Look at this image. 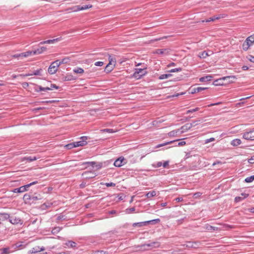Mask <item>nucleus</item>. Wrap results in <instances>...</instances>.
I'll return each mask as SVG.
<instances>
[{"label": "nucleus", "mask_w": 254, "mask_h": 254, "mask_svg": "<svg viewBox=\"0 0 254 254\" xmlns=\"http://www.w3.org/2000/svg\"><path fill=\"white\" fill-rule=\"evenodd\" d=\"M243 138L246 140H254V128L251 129H248L242 133Z\"/></svg>", "instance_id": "nucleus-1"}, {"label": "nucleus", "mask_w": 254, "mask_h": 254, "mask_svg": "<svg viewBox=\"0 0 254 254\" xmlns=\"http://www.w3.org/2000/svg\"><path fill=\"white\" fill-rule=\"evenodd\" d=\"M146 68H135V72L132 75V77L139 79H140L143 76L145 75L147 73V71L145 70Z\"/></svg>", "instance_id": "nucleus-2"}, {"label": "nucleus", "mask_w": 254, "mask_h": 254, "mask_svg": "<svg viewBox=\"0 0 254 254\" xmlns=\"http://www.w3.org/2000/svg\"><path fill=\"white\" fill-rule=\"evenodd\" d=\"M60 65V63H59V60H57L53 62L50 65L48 68V72L53 74L55 73L58 70V67Z\"/></svg>", "instance_id": "nucleus-3"}, {"label": "nucleus", "mask_w": 254, "mask_h": 254, "mask_svg": "<svg viewBox=\"0 0 254 254\" xmlns=\"http://www.w3.org/2000/svg\"><path fill=\"white\" fill-rule=\"evenodd\" d=\"M8 220L9 222L13 225H21L23 223V221L20 219V218L14 215H10L9 214V218Z\"/></svg>", "instance_id": "nucleus-4"}, {"label": "nucleus", "mask_w": 254, "mask_h": 254, "mask_svg": "<svg viewBox=\"0 0 254 254\" xmlns=\"http://www.w3.org/2000/svg\"><path fill=\"white\" fill-rule=\"evenodd\" d=\"M230 78H233V79H234L235 78V77L234 76H225V77H223L222 78H220L219 79H218L216 80H215L214 82H213V84L214 85H222L223 84H225V83L224 82V81L227 79H230Z\"/></svg>", "instance_id": "nucleus-5"}, {"label": "nucleus", "mask_w": 254, "mask_h": 254, "mask_svg": "<svg viewBox=\"0 0 254 254\" xmlns=\"http://www.w3.org/2000/svg\"><path fill=\"white\" fill-rule=\"evenodd\" d=\"M92 5L91 4H85L83 6L77 5L73 8L74 11L79 10H85L89 8L92 7Z\"/></svg>", "instance_id": "nucleus-6"}, {"label": "nucleus", "mask_w": 254, "mask_h": 254, "mask_svg": "<svg viewBox=\"0 0 254 254\" xmlns=\"http://www.w3.org/2000/svg\"><path fill=\"white\" fill-rule=\"evenodd\" d=\"M158 221L159 220H149V221H144V222H138V223H134L133 224V227H142V226H146L147 224H149L150 223H151V222H153V221Z\"/></svg>", "instance_id": "nucleus-7"}, {"label": "nucleus", "mask_w": 254, "mask_h": 254, "mask_svg": "<svg viewBox=\"0 0 254 254\" xmlns=\"http://www.w3.org/2000/svg\"><path fill=\"white\" fill-rule=\"evenodd\" d=\"M125 161V159L124 157H120L116 160V161L114 162V165L116 167H121L123 164L126 163Z\"/></svg>", "instance_id": "nucleus-8"}, {"label": "nucleus", "mask_w": 254, "mask_h": 254, "mask_svg": "<svg viewBox=\"0 0 254 254\" xmlns=\"http://www.w3.org/2000/svg\"><path fill=\"white\" fill-rule=\"evenodd\" d=\"M82 176L86 179H91L95 177L96 175L93 172L86 171L82 174Z\"/></svg>", "instance_id": "nucleus-9"}, {"label": "nucleus", "mask_w": 254, "mask_h": 254, "mask_svg": "<svg viewBox=\"0 0 254 254\" xmlns=\"http://www.w3.org/2000/svg\"><path fill=\"white\" fill-rule=\"evenodd\" d=\"M195 125H193L192 124H186L183 126H182L180 129H182L181 133H184L186 131L190 129L192 127H194Z\"/></svg>", "instance_id": "nucleus-10"}, {"label": "nucleus", "mask_w": 254, "mask_h": 254, "mask_svg": "<svg viewBox=\"0 0 254 254\" xmlns=\"http://www.w3.org/2000/svg\"><path fill=\"white\" fill-rule=\"evenodd\" d=\"M44 250H45V248L44 247L40 248L39 246H35L30 250L28 253L30 254H32L43 251Z\"/></svg>", "instance_id": "nucleus-11"}, {"label": "nucleus", "mask_w": 254, "mask_h": 254, "mask_svg": "<svg viewBox=\"0 0 254 254\" xmlns=\"http://www.w3.org/2000/svg\"><path fill=\"white\" fill-rule=\"evenodd\" d=\"M145 246H147L148 247L151 248H158L159 246V243L157 242H154L149 244H145L140 246L141 248L144 247Z\"/></svg>", "instance_id": "nucleus-12"}, {"label": "nucleus", "mask_w": 254, "mask_h": 254, "mask_svg": "<svg viewBox=\"0 0 254 254\" xmlns=\"http://www.w3.org/2000/svg\"><path fill=\"white\" fill-rule=\"evenodd\" d=\"M207 89V87H193L191 89V93L192 94H194L196 92H199L202 90H205Z\"/></svg>", "instance_id": "nucleus-13"}, {"label": "nucleus", "mask_w": 254, "mask_h": 254, "mask_svg": "<svg viewBox=\"0 0 254 254\" xmlns=\"http://www.w3.org/2000/svg\"><path fill=\"white\" fill-rule=\"evenodd\" d=\"M42 71V69H39L38 70H36L34 71L32 73H29V74H20L19 76H23V77H26L32 75H39L41 74V71Z\"/></svg>", "instance_id": "nucleus-14"}, {"label": "nucleus", "mask_w": 254, "mask_h": 254, "mask_svg": "<svg viewBox=\"0 0 254 254\" xmlns=\"http://www.w3.org/2000/svg\"><path fill=\"white\" fill-rule=\"evenodd\" d=\"M9 218V214L6 213H0V222L7 220Z\"/></svg>", "instance_id": "nucleus-15"}, {"label": "nucleus", "mask_w": 254, "mask_h": 254, "mask_svg": "<svg viewBox=\"0 0 254 254\" xmlns=\"http://www.w3.org/2000/svg\"><path fill=\"white\" fill-rule=\"evenodd\" d=\"M60 40V38L54 39L53 40H48L47 41L41 42L39 43V45H43V44H53V43H55L56 42L59 41Z\"/></svg>", "instance_id": "nucleus-16"}, {"label": "nucleus", "mask_w": 254, "mask_h": 254, "mask_svg": "<svg viewBox=\"0 0 254 254\" xmlns=\"http://www.w3.org/2000/svg\"><path fill=\"white\" fill-rule=\"evenodd\" d=\"M168 53H169V50L167 49H157L156 51V54H160V55H167L168 54Z\"/></svg>", "instance_id": "nucleus-17"}, {"label": "nucleus", "mask_w": 254, "mask_h": 254, "mask_svg": "<svg viewBox=\"0 0 254 254\" xmlns=\"http://www.w3.org/2000/svg\"><path fill=\"white\" fill-rule=\"evenodd\" d=\"M47 50V48L45 47H41L37 50L33 51V55L40 54L42 53L43 52Z\"/></svg>", "instance_id": "nucleus-18"}, {"label": "nucleus", "mask_w": 254, "mask_h": 254, "mask_svg": "<svg viewBox=\"0 0 254 254\" xmlns=\"http://www.w3.org/2000/svg\"><path fill=\"white\" fill-rule=\"evenodd\" d=\"M241 195H242L241 196H237L235 197V202H238L241 201L245 198H246L248 196V194L242 193H241Z\"/></svg>", "instance_id": "nucleus-19"}, {"label": "nucleus", "mask_w": 254, "mask_h": 254, "mask_svg": "<svg viewBox=\"0 0 254 254\" xmlns=\"http://www.w3.org/2000/svg\"><path fill=\"white\" fill-rule=\"evenodd\" d=\"M204 227L205 229L209 230V231H217L218 229V227L211 226V225H209L208 224H205Z\"/></svg>", "instance_id": "nucleus-20"}, {"label": "nucleus", "mask_w": 254, "mask_h": 254, "mask_svg": "<svg viewBox=\"0 0 254 254\" xmlns=\"http://www.w3.org/2000/svg\"><path fill=\"white\" fill-rule=\"evenodd\" d=\"M212 76L211 75H207L205 76L201 77L199 78V81L200 82H206L211 80Z\"/></svg>", "instance_id": "nucleus-21"}, {"label": "nucleus", "mask_w": 254, "mask_h": 254, "mask_svg": "<svg viewBox=\"0 0 254 254\" xmlns=\"http://www.w3.org/2000/svg\"><path fill=\"white\" fill-rule=\"evenodd\" d=\"M38 158H39L38 157ZM37 159H38V158H37L36 157H35V156L34 157H31V156L25 157L21 159V161H24V160H27L29 162H32L33 161L36 160Z\"/></svg>", "instance_id": "nucleus-22"}, {"label": "nucleus", "mask_w": 254, "mask_h": 254, "mask_svg": "<svg viewBox=\"0 0 254 254\" xmlns=\"http://www.w3.org/2000/svg\"><path fill=\"white\" fill-rule=\"evenodd\" d=\"M2 254H8L11 252H12L14 250H10V248H4L0 250Z\"/></svg>", "instance_id": "nucleus-23"}, {"label": "nucleus", "mask_w": 254, "mask_h": 254, "mask_svg": "<svg viewBox=\"0 0 254 254\" xmlns=\"http://www.w3.org/2000/svg\"><path fill=\"white\" fill-rule=\"evenodd\" d=\"M242 143L241 140L240 139H235L233 140L231 142V145L233 146H237Z\"/></svg>", "instance_id": "nucleus-24"}, {"label": "nucleus", "mask_w": 254, "mask_h": 254, "mask_svg": "<svg viewBox=\"0 0 254 254\" xmlns=\"http://www.w3.org/2000/svg\"><path fill=\"white\" fill-rule=\"evenodd\" d=\"M65 245L70 248H75L76 246V243L74 242L69 241L65 243Z\"/></svg>", "instance_id": "nucleus-25"}, {"label": "nucleus", "mask_w": 254, "mask_h": 254, "mask_svg": "<svg viewBox=\"0 0 254 254\" xmlns=\"http://www.w3.org/2000/svg\"><path fill=\"white\" fill-rule=\"evenodd\" d=\"M210 54H209L208 52H207L206 51H203V52H200L199 53V55H198V56L200 58H206L207 57L210 56Z\"/></svg>", "instance_id": "nucleus-26"}, {"label": "nucleus", "mask_w": 254, "mask_h": 254, "mask_svg": "<svg viewBox=\"0 0 254 254\" xmlns=\"http://www.w3.org/2000/svg\"><path fill=\"white\" fill-rule=\"evenodd\" d=\"M73 72L75 73L82 74L84 72V70L81 67H75L73 69Z\"/></svg>", "instance_id": "nucleus-27"}, {"label": "nucleus", "mask_w": 254, "mask_h": 254, "mask_svg": "<svg viewBox=\"0 0 254 254\" xmlns=\"http://www.w3.org/2000/svg\"><path fill=\"white\" fill-rule=\"evenodd\" d=\"M251 46V44H250L247 40L243 44V49L245 51H247L248 50L250 46Z\"/></svg>", "instance_id": "nucleus-28"}, {"label": "nucleus", "mask_w": 254, "mask_h": 254, "mask_svg": "<svg viewBox=\"0 0 254 254\" xmlns=\"http://www.w3.org/2000/svg\"><path fill=\"white\" fill-rule=\"evenodd\" d=\"M172 76V74H170V73L163 74H161V75L159 76V79L160 80H162L164 79H166V78H169V77H171Z\"/></svg>", "instance_id": "nucleus-29"}, {"label": "nucleus", "mask_w": 254, "mask_h": 254, "mask_svg": "<svg viewBox=\"0 0 254 254\" xmlns=\"http://www.w3.org/2000/svg\"><path fill=\"white\" fill-rule=\"evenodd\" d=\"M156 195V192L154 190H152L146 193V196L147 198H150L151 197L154 196Z\"/></svg>", "instance_id": "nucleus-30"}, {"label": "nucleus", "mask_w": 254, "mask_h": 254, "mask_svg": "<svg viewBox=\"0 0 254 254\" xmlns=\"http://www.w3.org/2000/svg\"><path fill=\"white\" fill-rule=\"evenodd\" d=\"M84 141H79L76 142H74L73 143L75 144V147H79V146H83L85 145V143H84Z\"/></svg>", "instance_id": "nucleus-31"}, {"label": "nucleus", "mask_w": 254, "mask_h": 254, "mask_svg": "<svg viewBox=\"0 0 254 254\" xmlns=\"http://www.w3.org/2000/svg\"><path fill=\"white\" fill-rule=\"evenodd\" d=\"M251 45L254 43V35L248 37L246 40Z\"/></svg>", "instance_id": "nucleus-32"}, {"label": "nucleus", "mask_w": 254, "mask_h": 254, "mask_svg": "<svg viewBox=\"0 0 254 254\" xmlns=\"http://www.w3.org/2000/svg\"><path fill=\"white\" fill-rule=\"evenodd\" d=\"M61 228L59 227H55L52 229V233L53 234L55 235L58 234L61 230Z\"/></svg>", "instance_id": "nucleus-33"}, {"label": "nucleus", "mask_w": 254, "mask_h": 254, "mask_svg": "<svg viewBox=\"0 0 254 254\" xmlns=\"http://www.w3.org/2000/svg\"><path fill=\"white\" fill-rule=\"evenodd\" d=\"M109 63L108 64L111 65H115V63H116L115 59L113 58H111V56L110 55H109Z\"/></svg>", "instance_id": "nucleus-34"}, {"label": "nucleus", "mask_w": 254, "mask_h": 254, "mask_svg": "<svg viewBox=\"0 0 254 254\" xmlns=\"http://www.w3.org/2000/svg\"><path fill=\"white\" fill-rule=\"evenodd\" d=\"M114 67V65H109L108 64L105 67V70L107 72H109L113 69Z\"/></svg>", "instance_id": "nucleus-35"}, {"label": "nucleus", "mask_w": 254, "mask_h": 254, "mask_svg": "<svg viewBox=\"0 0 254 254\" xmlns=\"http://www.w3.org/2000/svg\"><path fill=\"white\" fill-rule=\"evenodd\" d=\"M96 164V163L95 162H83L82 164V165H88V166H91L92 167H95V165Z\"/></svg>", "instance_id": "nucleus-36"}, {"label": "nucleus", "mask_w": 254, "mask_h": 254, "mask_svg": "<svg viewBox=\"0 0 254 254\" xmlns=\"http://www.w3.org/2000/svg\"><path fill=\"white\" fill-rule=\"evenodd\" d=\"M37 183H38V182H37V181H35V182H32V183H30V184H27V185H26L23 186V187H24V188L25 187V190L26 191V190H28V188H29L30 186H32V185H35V184H37Z\"/></svg>", "instance_id": "nucleus-37"}, {"label": "nucleus", "mask_w": 254, "mask_h": 254, "mask_svg": "<svg viewBox=\"0 0 254 254\" xmlns=\"http://www.w3.org/2000/svg\"><path fill=\"white\" fill-rule=\"evenodd\" d=\"M37 88H38L39 89V91H46L47 90H52V88H49L48 87H43L41 86H37Z\"/></svg>", "instance_id": "nucleus-38"}, {"label": "nucleus", "mask_w": 254, "mask_h": 254, "mask_svg": "<svg viewBox=\"0 0 254 254\" xmlns=\"http://www.w3.org/2000/svg\"><path fill=\"white\" fill-rule=\"evenodd\" d=\"M69 62V58H65L62 60L61 61H59V63H60V65L62 64H67Z\"/></svg>", "instance_id": "nucleus-39"}, {"label": "nucleus", "mask_w": 254, "mask_h": 254, "mask_svg": "<svg viewBox=\"0 0 254 254\" xmlns=\"http://www.w3.org/2000/svg\"><path fill=\"white\" fill-rule=\"evenodd\" d=\"M41 198L40 197V195L38 194H36V193H35L34 195H33L31 196V200H38V199H40Z\"/></svg>", "instance_id": "nucleus-40"}, {"label": "nucleus", "mask_w": 254, "mask_h": 254, "mask_svg": "<svg viewBox=\"0 0 254 254\" xmlns=\"http://www.w3.org/2000/svg\"><path fill=\"white\" fill-rule=\"evenodd\" d=\"M180 129L177 130H173L169 132L168 134L169 136H175L177 135V133L179 132Z\"/></svg>", "instance_id": "nucleus-41"}, {"label": "nucleus", "mask_w": 254, "mask_h": 254, "mask_svg": "<svg viewBox=\"0 0 254 254\" xmlns=\"http://www.w3.org/2000/svg\"><path fill=\"white\" fill-rule=\"evenodd\" d=\"M174 142H175V141H171L167 142H165V143H164L162 144H160L156 146V148H159V147L164 146L166 145L170 144Z\"/></svg>", "instance_id": "nucleus-42"}, {"label": "nucleus", "mask_w": 254, "mask_h": 254, "mask_svg": "<svg viewBox=\"0 0 254 254\" xmlns=\"http://www.w3.org/2000/svg\"><path fill=\"white\" fill-rule=\"evenodd\" d=\"M64 147L67 149H72V148L75 147V144L73 142L70 143L68 144H66V145H65Z\"/></svg>", "instance_id": "nucleus-43"}, {"label": "nucleus", "mask_w": 254, "mask_h": 254, "mask_svg": "<svg viewBox=\"0 0 254 254\" xmlns=\"http://www.w3.org/2000/svg\"><path fill=\"white\" fill-rule=\"evenodd\" d=\"M254 180V175L247 177L245 179V182L247 183H251Z\"/></svg>", "instance_id": "nucleus-44"}, {"label": "nucleus", "mask_w": 254, "mask_h": 254, "mask_svg": "<svg viewBox=\"0 0 254 254\" xmlns=\"http://www.w3.org/2000/svg\"><path fill=\"white\" fill-rule=\"evenodd\" d=\"M101 131H102L103 132H108V133H113V132H116V131H115L114 129H110V128L103 129L101 130Z\"/></svg>", "instance_id": "nucleus-45"}, {"label": "nucleus", "mask_w": 254, "mask_h": 254, "mask_svg": "<svg viewBox=\"0 0 254 254\" xmlns=\"http://www.w3.org/2000/svg\"><path fill=\"white\" fill-rule=\"evenodd\" d=\"M75 79H76V78L73 77V76L72 75H68L65 77L64 80L69 81V80H75Z\"/></svg>", "instance_id": "nucleus-46"}, {"label": "nucleus", "mask_w": 254, "mask_h": 254, "mask_svg": "<svg viewBox=\"0 0 254 254\" xmlns=\"http://www.w3.org/2000/svg\"><path fill=\"white\" fill-rule=\"evenodd\" d=\"M219 18L218 17H210V18H209L208 19H206V20H203L202 22H208L213 21L215 19H218Z\"/></svg>", "instance_id": "nucleus-47"}, {"label": "nucleus", "mask_w": 254, "mask_h": 254, "mask_svg": "<svg viewBox=\"0 0 254 254\" xmlns=\"http://www.w3.org/2000/svg\"><path fill=\"white\" fill-rule=\"evenodd\" d=\"M92 254H108V253L104 251H97L93 252Z\"/></svg>", "instance_id": "nucleus-48"}, {"label": "nucleus", "mask_w": 254, "mask_h": 254, "mask_svg": "<svg viewBox=\"0 0 254 254\" xmlns=\"http://www.w3.org/2000/svg\"><path fill=\"white\" fill-rule=\"evenodd\" d=\"M203 122L202 119H198L197 120L193 121L191 124H192L193 125H195V126L198 125L199 123H201Z\"/></svg>", "instance_id": "nucleus-49"}, {"label": "nucleus", "mask_w": 254, "mask_h": 254, "mask_svg": "<svg viewBox=\"0 0 254 254\" xmlns=\"http://www.w3.org/2000/svg\"><path fill=\"white\" fill-rule=\"evenodd\" d=\"M182 69L181 68H176L174 69H172L170 70H169V72H179L182 71Z\"/></svg>", "instance_id": "nucleus-50"}, {"label": "nucleus", "mask_w": 254, "mask_h": 254, "mask_svg": "<svg viewBox=\"0 0 254 254\" xmlns=\"http://www.w3.org/2000/svg\"><path fill=\"white\" fill-rule=\"evenodd\" d=\"M186 247L188 248H195L194 244L191 242H189L186 244Z\"/></svg>", "instance_id": "nucleus-51"}, {"label": "nucleus", "mask_w": 254, "mask_h": 254, "mask_svg": "<svg viewBox=\"0 0 254 254\" xmlns=\"http://www.w3.org/2000/svg\"><path fill=\"white\" fill-rule=\"evenodd\" d=\"M135 209L134 207H131L130 208H128L126 209V212L127 213H129L131 212H133L135 211Z\"/></svg>", "instance_id": "nucleus-52"}, {"label": "nucleus", "mask_w": 254, "mask_h": 254, "mask_svg": "<svg viewBox=\"0 0 254 254\" xmlns=\"http://www.w3.org/2000/svg\"><path fill=\"white\" fill-rule=\"evenodd\" d=\"M105 185L107 187H115L116 184L113 183H106Z\"/></svg>", "instance_id": "nucleus-53"}, {"label": "nucleus", "mask_w": 254, "mask_h": 254, "mask_svg": "<svg viewBox=\"0 0 254 254\" xmlns=\"http://www.w3.org/2000/svg\"><path fill=\"white\" fill-rule=\"evenodd\" d=\"M198 110H199V108H196L193 109L189 110L187 111V114L194 112L198 111Z\"/></svg>", "instance_id": "nucleus-54"}, {"label": "nucleus", "mask_w": 254, "mask_h": 254, "mask_svg": "<svg viewBox=\"0 0 254 254\" xmlns=\"http://www.w3.org/2000/svg\"><path fill=\"white\" fill-rule=\"evenodd\" d=\"M88 139L87 136H82L80 137L81 141H84V143H85V145L87 144V140Z\"/></svg>", "instance_id": "nucleus-55"}, {"label": "nucleus", "mask_w": 254, "mask_h": 254, "mask_svg": "<svg viewBox=\"0 0 254 254\" xmlns=\"http://www.w3.org/2000/svg\"><path fill=\"white\" fill-rule=\"evenodd\" d=\"M162 165V163L161 162H158L156 164H153V166L156 168V167H160Z\"/></svg>", "instance_id": "nucleus-56"}, {"label": "nucleus", "mask_w": 254, "mask_h": 254, "mask_svg": "<svg viewBox=\"0 0 254 254\" xmlns=\"http://www.w3.org/2000/svg\"><path fill=\"white\" fill-rule=\"evenodd\" d=\"M214 140H215V138H213V137H211L210 138L206 139L205 141V143H209V142H210L211 141H213Z\"/></svg>", "instance_id": "nucleus-57"}, {"label": "nucleus", "mask_w": 254, "mask_h": 254, "mask_svg": "<svg viewBox=\"0 0 254 254\" xmlns=\"http://www.w3.org/2000/svg\"><path fill=\"white\" fill-rule=\"evenodd\" d=\"M104 63L102 62H97L95 63L96 66H101L103 65Z\"/></svg>", "instance_id": "nucleus-58"}, {"label": "nucleus", "mask_w": 254, "mask_h": 254, "mask_svg": "<svg viewBox=\"0 0 254 254\" xmlns=\"http://www.w3.org/2000/svg\"><path fill=\"white\" fill-rule=\"evenodd\" d=\"M25 53L26 54V56L27 57L29 56H31L32 54H33V51H29L26 52Z\"/></svg>", "instance_id": "nucleus-59"}, {"label": "nucleus", "mask_w": 254, "mask_h": 254, "mask_svg": "<svg viewBox=\"0 0 254 254\" xmlns=\"http://www.w3.org/2000/svg\"><path fill=\"white\" fill-rule=\"evenodd\" d=\"M248 59L252 62L254 63V56L252 55H249L248 57Z\"/></svg>", "instance_id": "nucleus-60"}, {"label": "nucleus", "mask_w": 254, "mask_h": 254, "mask_svg": "<svg viewBox=\"0 0 254 254\" xmlns=\"http://www.w3.org/2000/svg\"><path fill=\"white\" fill-rule=\"evenodd\" d=\"M249 162L251 164L254 163V155L252 156L251 158L249 159Z\"/></svg>", "instance_id": "nucleus-61"}, {"label": "nucleus", "mask_w": 254, "mask_h": 254, "mask_svg": "<svg viewBox=\"0 0 254 254\" xmlns=\"http://www.w3.org/2000/svg\"><path fill=\"white\" fill-rule=\"evenodd\" d=\"M174 200L176 201L177 202H181L183 200V198L182 197H178L176 198Z\"/></svg>", "instance_id": "nucleus-62"}, {"label": "nucleus", "mask_w": 254, "mask_h": 254, "mask_svg": "<svg viewBox=\"0 0 254 254\" xmlns=\"http://www.w3.org/2000/svg\"><path fill=\"white\" fill-rule=\"evenodd\" d=\"M50 88H52V89L53 88H55V89H59V87L58 86H57L56 84H51V87Z\"/></svg>", "instance_id": "nucleus-63"}, {"label": "nucleus", "mask_w": 254, "mask_h": 254, "mask_svg": "<svg viewBox=\"0 0 254 254\" xmlns=\"http://www.w3.org/2000/svg\"><path fill=\"white\" fill-rule=\"evenodd\" d=\"M168 165H169V161H168L164 162L163 164V166L164 168H166Z\"/></svg>", "instance_id": "nucleus-64"}]
</instances>
